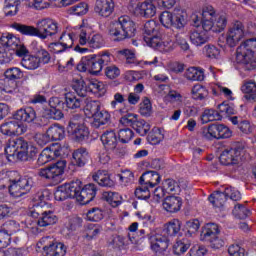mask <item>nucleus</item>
Segmentation results:
<instances>
[{
	"mask_svg": "<svg viewBox=\"0 0 256 256\" xmlns=\"http://www.w3.org/2000/svg\"><path fill=\"white\" fill-rule=\"evenodd\" d=\"M140 185H146L150 189L157 187L161 183V176L155 171H147L142 174L139 179Z\"/></svg>",
	"mask_w": 256,
	"mask_h": 256,
	"instance_id": "nucleus-23",
	"label": "nucleus"
},
{
	"mask_svg": "<svg viewBox=\"0 0 256 256\" xmlns=\"http://www.w3.org/2000/svg\"><path fill=\"white\" fill-rule=\"evenodd\" d=\"M111 63V53L102 52L100 54H93L85 56L81 59L80 63L77 64L76 69L81 73H91V75H99L103 71L105 65Z\"/></svg>",
	"mask_w": 256,
	"mask_h": 256,
	"instance_id": "nucleus-2",
	"label": "nucleus"
},
{
	"mask_svg": "<svg viewBox=\"0 0 256 256\" xmlns=\"http://www.w3.org/2000/svg\"><path fill=\"white\" fill-rule=\"evenodd\" d=\"M243 37H245V27L243 23L237 21L227 33L226 44L229 47H237V44Z\"/></svg>",
	"mask_w": 256,
	"mask_h": 256,
	"instance_id": "nucleus-17",
	"label": "nucleus"
},
{
	"mask_svg": "<svg viewBox=\"0 0 256 256\" xmlns=\"http://www.w3.org/2000/svg\"><path fill=\"white\" fill-rule=\"evenodd\" d=\"M31 217L37 220L38 227H49L55 225L59 218L55 215V212L51 210H45L42 205L38 203L34 204L33 209L30 211Z\"/></svg>",
	"mask_w": 256,
	"mask_h": 256,
	"instance_id": "nucleus-8",
	"label": "nucleus"
},
{
	"mask_svg": "<svg viewBox=\"0 0 256 256\" xmlns=\"http://www.w3.org/2000/svg\"><path fill=\"white\" fill-rule=\"evenodd\" d=\"M232 213L237 219H247V217L251 215V211L247 209V207H245L243 204L235 205Z\"/></svg>",
	"mask_w": 256,
	"mask_h": 256,
	"instance_id": "nucleus-55",
	"label": "nucleus"
},
{
	"mask_svg": "<svg viewBox=\"0 0 256 256\" xmlns=\"http://www.w3.org/2000/svg\"><path fill=\"white\" fill-rule=\"evenodd\" d=\"M72 89L79 97H87V84L83 79H76L72 83Z\"/></svg>",
	"mask_w": 256,
	"mask_h": 256,
	"instance_id": "nucleus-49",
	"label": "nucleus"
},
{
	"mask_svg": "<svg viewBox=\"0 0 256 256\" xmlns=\"http://www.w3.org/2000/svg\"><path fill=\"white\" fill-rule=\"evenodd\" d=\"M111 123V114L104 109H100L99 112L94 116L91 126L94 129H99L103 125H109Z\"/></svg>",
	"mask_w": 256,
	"mask_h": 256,
	"instance_id": "nucleus-32",
	"label": "nucleus"
},
{
	"mask_svg": "<svg viewBox=\"0 0 256 256\" xmlns=\"http://www.w3.org/2000/svg\"><path fill=\"white\" fill-rule=\"evenodd\" d=\"M159 63V60L157 57L154 58L152 61H138L137 58L134 56H130L126 59V65H130V67H143V65H157Z\"/></svg>",
	"mask_w": 256,
	"mask_h": 256,
	"instance_id": "nucleus-52",
	"label": "nucleus"
},
{
	"mask_svg": "<svg viewBox=\"0 0 256 256\" xmlns=\"http://www.w3.org/2000/svg\"><path fill=\"white\" fill-rule=\"evenodd\" d=\"M208 201L214 207H223L227 201V194L224 192L216 191L208 197Z\"/></svg>",
	"mask_w": 256,
	"mask_h": 256,
	"instance_id": "nucleus-38",
	"label": "nucleus"
},
{
	"mask_svg": "<svg viewBox=\"0 0 256 256\" xmlns=\"http://www.w3.org/2000/svg\"><path fill=\"white\" fill-rule=\"evenodd\" d=\"M135 22L129 16H121L118 21L110 24L109 35L113 41H125L135 37Z\"/></svg>",
	"mask_w": 256,
	"mask_h": 256,
	"instance_id": "nucleus-3",
	"label": "nucleus"
},
{
	"mask_svg": "<svg viewBox=\"0 0 256 256\" xmlns=\"http://www.w3.org/2000/svg\"><path fill=\"white\" fill-rule=\"evenodd\" d=\"M186 77L190 81H203V79H205V73L203 72V70L191 67L187 69Z\"/></svg>",
	"mask_w": 256,
	"mask_h": 256,
	"instance_id": "nucleus-51",
	"label": "nucleus"
},
{
	"mask_svg": "<svg viewBox=\"0 0 256 256\" xmlns=\"http://www.w3.org/2000/svg\"><path fill=\"white\" fill-rule=\"evenodd\" d=\"M67 133L78 143H83V141L89 139V128L85 126L81 114L72 115L67 127Z\"/></svg>",
	"mask_w": 256,
	"mask_h": 256,
	"instance_id": "nucleus-6",
	"label": "nucleus"
},
{
	"mask_svg": "<svg viewBox=\"0 0 256 256\" xmlns=\"http://www.w3.org/2000/svg\"><path fill=\"white\" fill-rule=\"evenodd\" d=\"M241 90L245 93L244 99L247 101H256V83L246 82L242 85Z\"/></svg>",
	"mask_w": 256,
	"mask_h": 256,
	"instance_id": "nucleus-40",
	"label": "nucleus"
},
{
	"mask_svg": "<svg viewBox=\"0 0 256 256\" xmlns=\"http://www.w3.org/2000/svg\"><path fill=\"white\" fill-rule=\"evenodd\" d=\"M231 135H233V132L224 124H212L202 130L203 139L208 141L213 139H229Z\"/></svg>",
	"mask_w": 256,
	"mask_h": 256,
	"instance_id": "nucleus-13",
	"label": "nucleus"
},
{
	"mask_svg": "<svg viewBox=\"0 0 256 256\" xmlns=\"http://www.w3.org/2000/svg\"><path fill=\"white\" fill-rule=\"evenodd\" d=\"M20 42H21V39H19L17 36L13 34H6L0 37L1 45L3 47H8V49H12V51H14V49H17V47H19Z\"/></svg>",
	"mask_w": 256,
	"mask_h": 256,
	"instance_id": "nucleus-36",
	"label": "nucleus"
},
{
	"mask_svg": "<svg viewBox=\"0 0 256 256\" xmlns=\"http://www.w3.org/2000/svg\"><path fill=\"white\" fill-rule=\"evenodd\" d=\"M78 45L74 46L76 53H89L90 49H101L105 47V39L101 34L89 35L86 28L79 29Z\"/></svg>",
	"mask_w": 256,
	"mask_h": 256,
	"instance_id": "nucleus-4",
	"label": "nucleus"
},
{
	"mask_svg": "<svg viewBox=\"0 0 256 256\" xmlns=\"http://www.w3.org/2000/svg\"><path fill=\"white\" fill-rule=\"evenodd\" d=\"M152 251L158 256L164 255L169 248V238L163 234H152L148 237Z\"/></svg>",
	"mask_w": 256,
	"mask_h": 256,
	"instance_id": "nucleus-16",
	"label": "nucleus"
},
{
	"mask_svg": "<svg viewBox=\"0 0 256 256\" xmlns=\"http://www.w3.org/2000/svg\"><path fill=\"white\" fill-rule=\"evenodd\" d=\"M103 197L112 207H119L123 203V197L117 192H104Z\"/></svg>",
	"mask_w": 256,
	"mask_h": 256,
	"instance_id": "nucleus-45",
	"label": "nucleus"
},
{
	"mask_svg": "<svg viewBox=\"0 0 256 256\" xmlns=\"http://www.w3.org/2000/svg\"><path fill=\"white\" fill-rule=\"evenodd\" d=\"M219 226L215 223L206 224L201 231L200 239L209 243L212 239H215L216 235H219Z\"/></svg>",
	"mask_w": 256,
	"mask_h": 256,
	"instance_id": "nucleus-28",
	"label": "nucleus"
},
{
	"mask_svg": "<svg viewBox=\"0 0 256 256\" xmlns=\"http://www.w3.org/2000/svg\"><path fill=\"white\" fill-rule=\"evenodd\" d=\"M139 113L142 117H151L153 114V105L149 98H145L139 105Z\"/></svg>",
	"mask_w": 256,
	"mask_h": 256,
	"instance_id": "nucleus-54",
	"label": "nucleus"
},
{
	"mask_svg": "<svg viewBox=\"0 0 256 256\" xmlns=\"http://www.w3.org/2000/svg\"><path fill=\"white\" fill-rule=\"evenodd\" d=\"M0 229L5 233L9 234L11 237V235H15V233H18V231L21 229V225L15 220H8L1 225Z\"/></svg>",
	"mask_w": 256,
	"mask_h": 256,
	"instance_id": "nucleus-44",
	"label": "nucleus"
},
{
	"mask_svg": "<svg viewBox=\"0 0 256 256\" xmlns=\"http://www.w3.org/2000/svg\"><path fill=\"white\" fill-rule=\"evenodd\" d=\"M190 41L192 45L201 47V45H205L209 41V35L203 30H194L190 33Z\"/></svg>",
	"mask_w": 256,
	"mask_h": 256,
	"instance_id": "nucleus-34",
	"label": "nucleus"
},
{
	"mask_svg": "<svg viewBox=\"0 0 256 256\" xmlns=\"http://www.w3.org/2000/svg\"><path fill=\"white\" fill-rule=\"evenodd\" d=\"M162 205L163 209L168 211V213H177V211H181L183 199L179 196L166 197Z\"/></svg>",
	"mask_w": 256,
	"mask_h": 256,
	"instance_id": "nucleus-26",
	"label": "nucleus"
},
{
	"mask_svg": "<svg viewBox=\"0 0 256 256\" xmlns=\"http://www.w3.org/2000/svg\"><path fill=\"white\" fill-rule=\"evenodd\" d=\"M80 190L81 180H73L70 183L58 186L54 193V199L56 201H66V199H77V191Z\"/></svg>",
	"mask_w": 256,
	"mask_h": 256,
	"instance_id": "nucleus-10",
	"label": "nucleus"
},
{
	"mask_svg": "<svg viewBox=\"0 0 256 256\" xmlns=\"http://www.w3.org/2000/svg\"><path fill=\"white\" fill-rule=\"evenodd\" d=\"M103 232V227L99 224H89L86 230V239H97Z\"/></svg>",
	"mask_w": 256,
	"mask_h": 256,
	"instance_id": "nucleus-56",
	"label": "nucleus"
},
{
	"mask_svg": "<svg viewBox=\"0 0 256 256\" xmlns=\"http://www.w3.org/2000/svg\"><path fill=\"white\" fill-rule=\"evenodd\" d=\"M97 195V186L93 183L86 184L83 187V183L80 184V190L76 192V201L80 205H88Z\"/></svg>",
	"mask_w": 256,
	"mask_h": 256,
	"instance_id": "nucleus-15",
	"label": "nucleus"
},
{
	"mask_svg": "<svg viewBox=\"0 0 256 256\" xmlns=\"http://www.w3.org/2000/svg\"><path fill=\"white\" fill-rule=\"evenodd\" d=\"M202 125H206V123H211L213 121H221V115L219 111L213 109H206L201 115Z\"/></svg>",
	"mask_w": 256,
	"mask_h": 256,
	"instance_id": "nucleus-42",
	"label": "nucleus"
},
{
	"mask_svg": "<svg viewBox=\"0 0 256 256\" xmlns=\"http://www.w3.org/2000/svg\"><path fill=\"white\" fill-rule=\"evenodd\" d=\"M77 39L79 41V30L76 32L64 31L59 36L58 41L63 44V46L66 48V51H69V49H73Z\"/></svg>",
	"mask_w": 256,
	"mask_h": 256,
	"instance_id": "nucleus-27",
	"label": "nucleus"
},
{
	"mask_svg": "<svg viewBox=\"0 0 256 256\" xmlns=\"http://www.w3.org/2000/svg\"><path fill=\"white\" fill-rule=\"evenodd\" d=\"M39 150L33 144L29 143L25 138L19 137L10 139L5 148L7 161H33L37 157Z\"/></svg>",
	"mask_w": 256,
	"mask_h": 256,
	"instance_id": "nucleus-1",
	"label": "nucleus"
},
{
	"mask_svg": "<svg viewBox=\"0 0 256 256\" xmlns=\"http://www.w3.org/2000/svg\"><path fill=\"white\" fill-rule=\"evenodd\" d=\"M43 245L45 256H65L67 255V246L61 242H53L50 236L42 237L39 241Z\"/></svg>",
	"mask_w": 256,
	"mask_h": 256,
	"instance_id": "nucleus-14",
	"label": "nucleus"
},
{
	"mask_svg": "<svg viewBox=\"0 0 256 256\" xmlns=\"http://www.w3.org/2000/svg\"><path fill=\"white\" fill-rule=\"evenodd\" d=\"M22 67L25 69H28L29 71H35V69H38L40 63L39 58L37 56H24L21 61Z\"/></svg>",
	"mask_w": 256,
	"mask_h": 256,
	"instance_id": "nucleus-43",
	"label": "nucleus"
},
{
	"mask_svg": "<svg viewBox=\"0 0 256 256\" xmlns=\"http://www.w3.org/2000/svg\"><path fill=\"white\" fill-rule=\"evenodd\" d=\"M162 187H164V191L168 194L175 195L179 193V184L173 179H166L162 183Z\"/></svg>",
	"mask_w": 256,
	"mask_h": 256,
	"instance_id": "nucleus-53",
	"label": "nucleus"
},
{
	"mask_svg": "<svg viewBox=\"0 0 256 256\" xmlns=\"http://www.w3.org/2000/svg\"><path fill=\"white\" fill-rule=\"evenodd\" d=\"M89 11V5L87 4V2H80L72 7H70V13H72L73 15H87Z\"/></svg>",
	"mask_w": 256,
	"mask_h": 256,
	"instance_id": "nucleus-62",
	"label": "nucleus"
},
{
	"mask_svg": "<svg viewBox=\"0 0 256 256\" xmlns=\"http://www.w3.org/2000/svg\"><path fill=\"white\" fill-rule=\"evenodd\" d=\"M50 141H61L65 137V128L59 124H53L46 132Z\"/></svg>",
	"mask_w": 256,
	"mask_h": 256,
	"instance_id": "nucleus-35",
	"label": "nucleus"
},
{
	"mask_svg": "<svg viewBox=\"0 0 256 256\" xmlns=\"http://www.w3.org/2000/svg\"><path fill=\"white\" fill-rule=\"evenodd\" d=\"M23 0H5L4 13L6 17H13L19 11V5Z\"/></svg>",
	"mask_w": 256,
	"mask_h": 256,
	"instance_id": "nucleus-41",
	"label": "nucleus"
},
{
	"mask_svg": "<svg viewBox=\"0 0 256 256\" xmlns=\"http://www.w3.org/2000/svg\"><path fill=\"white\" fill-rule=\"evenodd\" d=\"M65 103L68 109H79V107H81V103H83V100L77 98V96H75L72 92H68L65 95Z\"/></svg>",
	"mask_w": 256,
	"mask_h": 256,
	"instance_id": "nucleus-46",
	"label": "nucleus"
},
{
	"mask_svg": "<svg viewBox=\"0 0 256 256\" xmlns=\"http://www.w3.org/2000/svg\"><path fill=\"white\" fill-rule=\"evenodd\" d=\"M159 33V25L154 20H149L144 24V37H149Z\"/></svg>",
	"mask_w": 256,
	"mask_h": 256,
	"instance_id": "nucleus-61",
	"label": "nucleus"
},
{
	"mask_svg": "<svg viewBox=\"0 0 256 256\" xmlns=\"http://www.w3.org/2000/svg\"><path fill=\"white\" fill-rule=\"evenodd\" d=\"M241 157V148H226L220 155L222 165H237Z\"/></svg>",
	"mask_w": 256,
	"mask_h": 256,
	"instance_id": "nucleus-20",
	"label": "nucleus"
},
{
	"mask_svg": "<svg viewBox=\"0 0 256 256\" xmlns=\"http://www.w3.org/2000/svg\"><path fill=\"white\" fill-rule=\"evenodd\" d=\"M36 27H38V39L45 41L49 37H55L61 29L59 28V23L51 18H43L36 22Z\"/></svg>",
	"mask_w": 256,
	"mask_h": 256,
	"instance_id": "nucleus-11",
	"label": "nucleus"
},
{
	"mask_svg": "<svg viewBox=\"0 0 256 256\" xmlns=\"http://www.w3.org/2000/svg\"><path fill=\"white\" fill-rule=\"evenodd\" d=\"M103 217H104L103 210H101L98 207L91 208L86 213V218L88 221L99 222L103 219Z\"/></svg>",
	"mask_w": 256,
	"mask_h": 256,
	"instance_id": "nucleus-57",
	"label": "nucleus"
},
{
	"mask_svg": "<svg viewBox=\"0 0 256 256\" xmlns=\"http://www.w3.org/2000/svg\"><path fill=\"white\" fill-rule=\"evenodd\" d=\"M83 226V219L73 216L68 219V223L66 224V229L70 232L73 233V231H77V229H81Z\"/></svg>",
	"mask_w": 256,
	"mask_h": 256,
	"instance_id": "nucleus-58",
	"label": "nucleus"
},
{
	"mask_svg": "<svg viewBox=\"0 0 256 256\" xmlns=\"http://www.w3.org/2000/svg\"><path fill=\"white\" fill-rule=\"evenodd\" d=\"M170 237H175L181 231V221L179 219H173L168 222L166 229L164 230Z\"/></svg>",
	"mask_w": 256,
	"mask_h": 256,
	"instance_id": "nucleus-48",
	"label": "nucleus"
},
{
	"mask_svg": "<svg viewBox=\"0 0 256 256\" xmlns=\"http://www.w3.org/2000/svg\"><path fill=\"white\" fill-rule=\"evenodd\" d=\"M101 109V102L97 100H90L86 102L84 107V115H86L89 119H93Z\"/></svg>",
	"mask_w": 256,
	"mask_h": 256,
	"instance_id": "nucleus-37",
	"label": "nucleus"
},
{
	"mask_svg": "<svg viewBox=\"0 0 256 256\" xmlns=\"http://www.w3.org/2000/svg\"><path fill=\"white\" fill-rule=\"evenodd\" d=\"M209 97V90L201 84H196L192 88V99L195 101H205Z\"/></svg>",
	"mask_w": 256,
	"mask_h": 256,
	"instance_id": "nucleus-39",
	"label": "nucleus"
},
{
	"mask_svg": "<svg viewBox=\"0 0 256 256\" xmlns=\"http://www.w3.org/2000/svg\"><path fill=\"white\" fill-rule=\"evenodd\" d=\"M213 21H215V8L213 6H206L202 10V31H213Z\"/></svg>",
	"mask_w": 256,
	"mask_h": 256,
	"instance_id": "nucleus-22",
	"label": "nucleus"
},
{
	"mask_svg": "<svg viewBox=\"0 0 256 256\" xmlns=\"http://www.w3.org/2000/svg\"><path fill=\"white\" fill-rule=\"evenodd\" d=\"M144 41L148 47L159 50V46L161 45V37L159 36V32L156 34H151L150 36H144Z\"/></svg>",
	"mask_w": 256,
	"mask_h": 256,
	"instance_id": "nucleus-60",
	"label": "nucleus"
},
{
	"mask_svg": "<svg viewBox=\"0 0 256 256\" xmlns=\"http://www.w3.org/2000/svg\"><path fill=\"white\" fill-rule=\"evenodd\" d=\"M218 113L220 115V120L223 117H229V115H235V108L227 103H222L218 105Z\"/></svg>",
	"mask_w": 256,
	"mask_h": 256,
	"instance_id": "nucleus-64",
	"label": "nucleus"
},
{
	"mask_svg": "<svg viewBox=\"0 0 256 256\" xmlns=\"http://www.w3.org/2000/svg\"><path fill=\"white\" fill-rule=\"evenodd\" d=\"M11 28L15 29V31H18V33H20L21 35H25L26 37H39L37 26L35 27L14 22L13 24H11Z\"/></svg>",
	"mask_w": 256,
	"mask_h": 256,
	"instance_id": "nucleus-31",
	"label": "nucleus"
},
{
	"mask_svg": "<svg viewBox=\"0 0 256 256\" xmlns=\"http://www.w3.org/2000/svg\"><path fill=\"white\" fill-rule=\"evenodd\" d=\"M129 243H132L133 245L137 243V239H135V236H131V233L128 234V237L122 235L114 236L110 245H112L114 249H125Z\"/></svg>",
	"mask_w": 256,
	"mask_h": 256,
	"instance_id": "nucleus-29",
	"label": "nucleus"
},
{
	"mask_svg": "<svg viewBox=\"0 0 256 256\" xmlns=\"http://www.w3.org/2000/svg\"><path fill=\"white\" fill-rule=\"evenodd\" d=\"M227 27V17L225 15L215 16L213 20V33H221Z\"/></svg>",
	"mask_w": 256,
	"mask_h": 256,
	"instance_id": "nucleus-50",
	"label": "nucleus"
},
{
	"mask_svg": "<svg viewBox=\"0 0 256 256\" xmlns=\"http://www.w3.org/2000/svg\"><path fill=\"white\" fill-rule=\"evenodd\" d=\"M93 181L98 183L100 187H115V181L111 180V176L105 170H99L92 176Z\"/></svg>",
	"mask_w": 256,
	"mask_h": 256,
	"instance_id": "nucleus-33",
	"label": "nucleus"
},
{
	"mask_svg": "<svg viewBox=\"0 0 256 256\" xmlns=\"http://www.w3.org/2000/svg\"><path fill=\"white\" fill-rule=\"evenodd\" d=\"M101 141L107 151H115L117 149V134L115 131H106L101 135Z\"/></svg>",
	"mask_w": 256,
	"mask_h": 256,
	"instance_id": "nucleus-30",
	"label": "nucleus"
},
{
	"mask_svg": "<svg viewBox=\"0 0 256 256\" xmlns=\"http://www.w3.org/2000/svg\"><path fill=\"white\" fill-rule=\"evenodd\" d=\"M72 163L76 165V167H85L91 156L89 155V150L87 148H78L74 150L72 153Z\"/></svg>",
	"mask_w": 256,
	"mask_h": 256,
	"instance_id": "nucleus-25",
	"label": "nucleus"
},
{
	"mask_svg": "<svg viewBox=\"0 0 256 256\" xmlns=\"http://www.w3.org/2000/svg\"><path fill=\"white\" fill-rule=\"evenodd\" d=\"M14 119L23 123H33L37 119V112L33 107L21 108L14 114Z\"/></svg>",
	"mask_w": 256,
	"mask_h": 256,
	"instance_id": "nucleus-24",
	"label": "nucleus"
},
{
	"mask_svg": "<svg viewBox=\"0 0 256 256\" xmlns=\"http://www.w3.org/2000/svg\"><path fill=\"white\" fill-rule=\"evenodd\" d=\"M157 14V7L151 0H146L142 3H138L134 9V15L144 17L145 19H151Z\"/></svg>",
	"mask_w": 256,
	"mask_h": 256,
	"instance_id": "nucleus-19",
	"label": "nucleus"
},
{
	"mask_svg": "<svg viewBox=\"0 0 256 256\" xmlns=\"http://www.w3.org/2000/svg\"><path fill=\"white\" fill-rule=\"evenodd\" d=\"M4 75L6 79L9 81H17V79H21L23 77V71H21L18 67L8 68Z\"/></svg>",
	"mask_w": 256,
	"mask_h": 256,
	"instance_id": "nucleus-63",
	"label": "nucleus"
},
{
	"mask_svg": "<svg viewBox=\"0 0 256 256\" xmlns=\"http://www.w3.org/2000/svg\"><path fill=\"white\" fill-rule=\"evenodd\" d=\"M132 129H135L136 133L141 137H145L151 130V125L143 119H137Z\"/></svg>",
	"mask_w": 256,
	"mask_h": 256,
	"instance_id": "nucleus-47",
	"label": "nucleus"
},
{
	"mask_svg": "<svg viewBox=\"0 0 256 256\" xmlns=\"http://www.w3.org/2000/svg\"><path fill=\"white\" fill-rule=\"evenodd\" d=\"M0 131L2 135L13 137V135H23L24 133H27V126L17 120H11L1 125Z\"/></svg>",
	"mask_w": 256,
	"mask_h": 256,
	"instance_id": "nucleus-18",
	"label": "nucleus"
},
{
	"mask_svg": "<svg viewBox=\"0 0 256 256\" xmlns=\"http://www.w3.org/2000/svg\"><path fill=\"white\" fill-rule=\"evenodd\" d=\"M66 166L67 161L60 160L50 165L49 167L39 169L38 175L39 177L48 179V181H52L53 183H61V176L63 173H65Z\"/></svg>",
	"mask_w": 256,
	"mask_h": 256,
	"instance_id": "nucleus-9",
	"label": "nucleus"
},
{
	"mask_svg": "<svg viewBox=\"0 0 256 256\" xmlns=\"http://www.w3.org/2000/svg\"><path fill=\"white\" fill-rule=\"evenodd\" d=\"M159 21L166 29H183L187 25V12L181 8H175L172 12L164 11L160 14Z\"/></svg>",
	"mask_w": 256,
	"mask_h": 256,
	"instance_id": "nucleus-5",
	"label": "nucleus"
},
{
	"mask_svg": "<svg viewBox=\"0 0 256 256\" xmlns=\"http://www.w3.org/2000/svg\"><path fill=\"white\" fill-rule=\"evenodd\" d=\"M9 193L12 197L19 198L27 195L33 188V179L29 176L20 177L18 180H10Z\"/></svg>",
	"mask_w": 256,
	"mask_h": 256,
	"instance_id": "nucleus-12",
	"label": "nucleus"
},
{
	"mask_svg": "<svg viewBox=\"0 0 256 256\" xmlns=\"http://www.w3.org/2000/svg\"><path fill=\"white\" fill-rule=\"evenodd\" d=\"M256 39L244 41L236 50V61L242 65L256 63Z\"/></svg>",
	"mask_w": 256,
	"mask_h": 256,
	"instance_id": "nucleus-7",
	"label": "nucleus"
},
{
	"mask_svg": "<svg viewBox=\"0 0 256 256\" xmlns=\"http://www.w3.org/2000/svg\"><path fill=\"white\" fill-rule=\"evenodd\" d=\"M141 187L137 188L135 190V197H137V199H142L144 201H147V199H150L151 197V189L149 188V186L145 185V184H140Z\"/></svg>",
	"mask_w": 256,
	"mask_h": 256,
	"instance_id": "nucleus-59",
	"label": "nucleus"
},
{
	"mask_svg": "<svg viewBox=\"0 0 256 256\" xmlns=\"http://www.w3.org/2000/svg\"><path fill=\"white\" fill-rule=\"evenodd\" d=\"M94 11L100 17H111L115 11V2L113 0H96Z\"/></svg>",
	"mask_w": 256,
	"mask_h": 256,
	"instance_id": "nucleus-21",
	"label": "nucleus"
}]
</instances>
